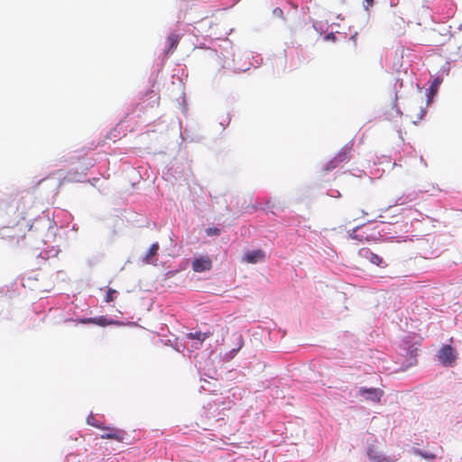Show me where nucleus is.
<instances>
[{
  "label": "nucleus",
  "mask_w": 462,
  "mask_h": 462,
  "mask_svg": "<svg viewBox=\"0 0 462 462\" xmlns=\"http://www.w3.org/2000/svg\"><path fill=\"white\" fill-rule=\"evenodd\" d=\"M101 430L104 431L100 436L103 439H114L117 442H123L126 435L125 430L115 427H106L104 425V429Z\"/></svg>",
  "instance_id": "nucleus-2"
},
{
  "label": "nucleus",
  "mask_w": 462,
  "mask_h": 462,
  "mask_svg": "<svg viewBox=\"0 0 462 462\" xmlns=\"http://www.w3.org/2000/svg\"><path fill=\"white\" fill-rule=\"evenodd\" d=\"M265 252L261 249L246 252L243 256V261L247 263H256L265 259Z\"/></svg>",
  "instance_id": "nucleus-6"
},
{
  "label": "nucleus",
  "mask_w": 462,
  "mask_h": 462,
  "mask_svg": "<svg viewBox=\"0 0 462 462\" xmlns=\"http://www.w3.org/2000/svg\"><path fill=\"white\" fill-rule=\"evenodd\" d=\"M87 423L97 429H104V423L98 420L95 415L90 414L87 418Z\"/></svg>",
  "instance_id": "nucleus-13"
},
{
  "label": "nucleus",
  "mask_w": 462,
  "mask_h": 462,
  "mask_svg": "<svg viewBox=\"0 0 462 462\" xmlns=\"http://www.w3.org/2000/svg\"><path fill=\"white\" fill-rule=\"evenodd\" d=\"M367 455L374 462H395L397 460L387 457L383 452L378 451L374 446L368 448Z\"/></svg>",
  "instance_id": "nucleus-8"
},
{
  "label": "nucleus",
  "mask_w": 462,
  "mask_h": 462,
  "mask_svg": "<svg viewBox=\"0 0 462 462\" xmlns=\"http://www.w3.org/2000/svg\"><path fill=\"white\" fill-rule=\"evenodd\" d=\"M356 229H357V228H355V229H353V230L349 233V237H351V238H353V239L357 238V236H356Z\"/></svg>",
  "instance_id": "nucleus-20"
},
{
  "label": "nucleus",
  "mask_w": 462,
  "mask_h": 462,
  "mask_svg": "<svg viewBox=\"0 0 462 462\" xmlns=\"http://www.w3.org/2000/svg\"><path fill=\"white\" fill-rule=\"evenodd\" d=\"M273 13L276 14V15H282V10L281 8H275L273 10Z\"/></svg>",
  "instance_id": "nucleus-21"
},
{
  "label": "nucleus",
  "mask_w": 462,
  "mask_h": 462,
  "mask_svg": "<svg viewBox=\"0 0 462 462\" xmlns=\"http://www.w3.org/2000/svg\"><path fill=\"white\" fill-rule=\"evenodd\" d=\"M362 213H363V215H366V216L368 215V213L365 212V211H362Z\"/></svg>",
  "instance_id": "nucleus-23"
},
{
  "label": "nucleus",
  "mask_w": 462,
  "mask_h": 462,
  "mask_svg": "<svg viewBox=\"0 0 462 462\" xmlns=\"http://www.w3.org/2000/svg\"><path fill=\"white\" fill-rule=\"evenodd\" d=\"M363 255H364V257L368 259L370 261V263H372L373 264H375L377 266H382V264L383 263V258L381 256H379L378 254L371 252L368 249L364 251V254Z\"/></svg>",
  "instance_id": "nucleus-11"
},
{
  "label": "nucleus",
  "mask_w": 462,
  "mask_h": 462,
  "mask_svg": "<svg viewBox=\"0 0 462 462\" xmlns=\"http://www.w3.org/2000/svg\"><path fill=\"white\" fill-rule=\"evenodd\" d=\"M242 346H243V340H242V337H239V346L237 348H234L229 352V354H228L229 358H233L236 355V353L239 351V349L242 347Z\"/></svg>",
  "instance_id": "nucleus-17"
},
{
  "label": "nucleus",
  "mask_w": 462,
  "mask_h": 462,
  "mask_svg": "<svg viewBox=\"0 0 462 462\" xmlns=\"http://www.w3.org/2000/svg\"><path fill=\"white\" fill-rule=\"evenodd\" d=\"M180 38H181L180 35L177 34V33H171L167 37V40H166L167 49L165 51L166 54H171L176 50V48L178 47L179 42L180 41Z\"/></svg>",
  "instance_id": "nucleus-9"
},
{
  "label": "nucleus",
  "mask_w": 462,
  "mask_h": 462,
  "mask_svg": "<svg viewBox=\"0 0 462 462\" xmlns=\"http://www.w3.org/2000/svg\"><path fill=\"white\" fill-rule=\"evenodd\" d=\"M116 291L113 289H108V291H106V302H111L114 300V294L116 293Z\"/></svg>",
  "instance_id": "nucleus-18"
},
{
  "label": "nucleus",
  "mask_w": 462,
  "mask_h": 462,
  "mask_svg": "<svg viewBox=\"0 0 462 462\" xmlns=\"http://www.w3.org/2000/svg\"><path fill=\"white\" fill-rule=\"evenodd\" d=\"M354 143H346L339 152L335 155L336 161L340 164L342 162H348L351 158V154L353 152Z\"/></svg>",
  "instance_id": "nucleus-7"
},
{
  "label": "nucleus",
  "mask_w": 462,
  "mask_h": 462,
  "mask_svg": "<svg viewBox=\"0 0 462 462\" xmlns=\"http://www.w3.org/2000/svg\"><path fill=\"white\" fill-rule=\"evenodd\" d=\"M439 360L445 365H450L456 361L454 349L449 345L443 346L438 355Z\"/></svg>",
  "instance_id": "nucleus-3"
},
{
  "label": "nucleus",
  "mask_w": 462,
  "mask_h": 462,
  "mask_svg": "<svg viewBox=\"0 0 462 462\" xmlns=\"http://www.w3.org/2000/svg\"><path fill=\"white\" fill-rule=\"evenodd\" d=\"M426 109L422 106V101L420 104H412L408 111L407 116L411 119L413 124H417L424 117Z\"/></svg>",
  "instance_id": "nucleus-5"
},
{
  "label": "nucleus",
  "mask_w": 462,
  "mask_h": 462,
  "mask_svg": "<svg viewBox=\"0 0 462 462\" xmlns=\"http://www.w3.org/2000/svg\"><path fill=\"white\" fill-rule=\"evenodd\" d=\"M374 0H365V8L368 9L369 7H371L373 5H374Z\"/></svg>",
  "instance_id": "nucleus-19"
},
{
  "label": "nucleus",
  "mask_w": 462,
  "mask_h": 462,
  "mask_svg": "<svg viewBox=\"0 0 462 462\" xmlns=\"http://www.w3.org/2000/svg\"><path fill=\"white\" fill-rule=\"evenodd\" d=\"M339 163L336 161L335 158L331 159L327 164L321 169V172L323 174L328 173V171L336 169Z\"/></svg>",
  "instance_id": "nucleus-14"
},
{
  "label": "nucleus",
  "mask_w": 462,
  "mask_h": 462,
  "mask_svg": "<svg viewBox=\"0 0 462 462\" xmlns=\"http://www.w3.org/2000/svg\"><path fill=\"white\" fill-rule=\"evenodd\" d=\"M189 338L198 339L199 341H204L207 338V334L201 333V332H196V333H189L188 335Z\"/></svg>",
  "instance_id": "nucleus-15"
},
{
  "label": "nucleus",
  "mask_w": 462,
  "mask_h": 462,
  "mask_svg": "<svg viewBox=\"0 0 462 462\" xmlns=\"http://www.w3.org/2000/svg\"><path fill=\"white\" fill-rule=\"evenodd\" d=\"M440 83V80H439L438 79L434 80L432 86H431V88H438L439 84Z\"/></svg>",
  "instance_id": "nucleus-22"
},
{
  "label": "nucleus",
  "mask_w": 462,
  "mask_h": 462,
  "mask_svg": "<svg viewBox=\"0 0 462 462\" xmlns=\"http://www.w3.org/2000/svg\"><path fill=\"white\" fill-rule=\"evenodd\" d=\"M414 453L416 455H419V456L422 457L423 458L428 459V460H433L436 457L435 454H433V453H423L420 449H415Z\"/></svg>",
  "instance_id": "nucleus-16"
},
{
  "label": "nucleus",
  "mask_w": 462,
  "mask_h": 462,
  "mask_svg": "<svg viewBox=\"0 0 462 462\" xmlns=\"http://www.w3.org/2000/svg\"><path fill=\"white\" fill-rule=\"evenodd\" d=\"M383 394V391L380 388L360 387L357 392L358 396L364 398L366 401H371L377 403L380 402Z\"/></svg>",
  "instance_id": "nucleus-1"
},
{
  "label": "nucleus",
  "mask_w": 462,
  "mask_h": 462,
  "mask_svg": "<svg viewBox=\"0 0 462 462\" xmlns=\"http://www.w3.org/2000/svg\"><path fill=\"white\" fill-rule=\"evenodd\" d=\"M160 248V245L158 243H154L151 245L150 249L148 250L147 254L143 257L142 262L144 264H150L154 262V256L157 254V252Z\"/></svg>",
  "instance_id": "nucleus-10"
},
{
  "label": "nucleus",
  "mask_w": 462,
  "mask_h": 462,
  "mask_svg": "<svg viewBox=\"0 0 462 462\" xmlns=\"http://www.w3.org/2000/svg\"><path fill=\"white\" fill-rule=\"evenodd\" d=\"M79 322L83 323V324L93 323V324H97V325L103 326V327L111 323L110 321L107 320L106 318H105L103 316H100L97 318L83 319Z\"/></svg>",
  "instance_id": "nucleus-12"
},
{
  "label": "nucleus",
  "mask_w": 462,
  "mask_h": 462,
  "mask_svg": "<svg viewBox=\"0 0 462 462\" xmlns=\"http://www.w3.org/2000/svg\"><path fill=\"white\" fill-rule=\"evenodd\" d=\"M191 267L196 273L207 272L212 268V261L209 256H199L192 261Z\"/></svg>",
  "instance_id": "nucleus-4"
}]
</instances>
